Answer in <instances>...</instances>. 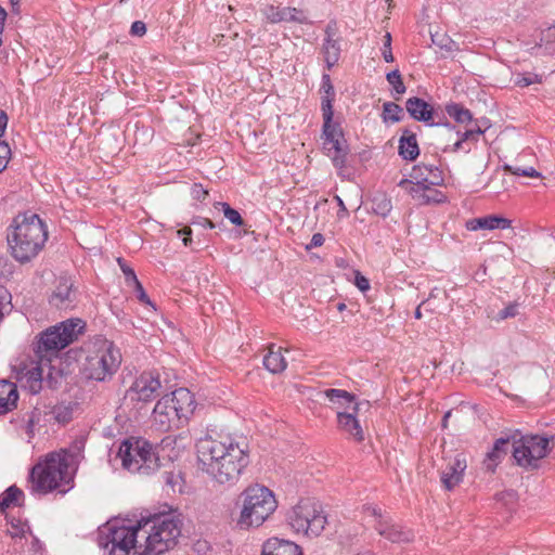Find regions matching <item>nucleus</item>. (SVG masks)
<instances>
[{
    "instance_id": "obj_27",
    "label": "nucleus",
    "mask_w": 555,
    "mask_h": 555,
    "mask_svg": "<svg viewBox=\"0 0 555 555\" xmlns=\"http://www.w3.org/2000/svg\"><path fill=\"white\" fill-rule=\"evenodd\" d=\"M263 365L273 374L282 373L286 369L287 363L281 352V348L274 350V346L272 345L263 358Z\"/></svg>"
},
{
    "instance_id": "obj_12",
    "label": "nucleus",
    "mask_w": 555,
    "mask_h": 555,
    "mask_svg": "<svg viewBox=\"0 0 555 555\" xmlns=\"http://www.w3.org/2000/svg\"><path fill=\"white\" fill-rule=\"evenodd\" d=\"M513 439V456L517 464L527 469L539 466L540 460L545 457L555 447V435H526L516 440Z\"/></svg>"
},
{
    "instance_id": "obj_5",
    "label": "nucleus",
    "mask_w": 555,
    "mask_h": 555,
    "mask_svg": "<svg viewBox=\"0 0 555 555\" xmlns=\"http://www.w3.org/2000/svg\"><path fill=\"white\" fill-rule=\"evenodd\" d=\"M236 504L240 507L236 526L243 530L259 528L278 508V500L273 491L259 483L244 489Z\"/></svg>"
},
{
    "instance_id": "obj_37",
    "label": "nucleus",
    "mask_w": 555,
    "mask_h": 555,
    "mask_svg": "<svg viewBox=\"0 0 555 555\" xmlns=\"http://www.w3.org/2000/svg\"><path fill=\"white\" fill-rule=\"evenodd\" d=\"M431 41L435 46L447 52H452L456 49L455 42L444 34H433Z\"/></svg>"
},
{
    "instance_id": "obj_46",
    "label": "nucleus",
    "mask_w": 555,
    "mask_h": 555,
    "mask_svg": "<svg viewBox=\"0 0 555 555\" xmlns=\"http://www.w3.org/2000/svg\"><path fill=\"white\" fill-rule=\"evenodd\" d=\"M11 158V149L4 141H0V172H2Z\"/></svg>"
},
{
    "instance_id": "obj_24",
    "label": "nucleus",
    "mask_w": 555,
    "mask_h": 555,
    "mask_svg": "<svg viewBox=\"0 0 555 555\" xmlns=\"http://www.w3.org/2000/svg\"><path fill=\"white\" fill-rule=\"evenodd\" d=\"M18 392L15 384L0 380V415L5 414L16 406Z\"/></svg>"
},
{
    "instance_id": "obj_41",
    "label": "nucleus",
    "mask_w": 555,
    "mask_h": 555,
    "mask_svg": "<svg viewBox=\"0 0 555 555\" xmlns=\"http://www.w3.org/2000/svg\"><path fill=\"white\" fill-rule=\"evenodd\" d=\"M11 299L12 297L8 289L0 285V321L5 313L11 311Z\"/></svg>"
},
{
    "instance_id": "obj_47",
    "label": "nucleus",
    "mask_w": 555,
    "mask_h": 555,
    "mask_svg": "<svg viewBox=\"0 0 555 555\" xmlns=\"http://www.w3.org/2000/svg\"><path fill=\"white\" fill-rule=\"evenodd\" d=\"M165 480L166 483L170 486L173 491H182V479L180 474L167 473Z\"/></svg>"
},
{
    "instance_id": "obj_43",
    "label": "nucleus",
    "mask_w": 555,
    "mask_h": 555,
    "mask_svg": "<svg viewBox=\"0 0 555 555\" xmlns=\"http://www.w3.org/2000/svg\"><path fill=\"white\" fill-rule=\"evenodd\" d=\"M117 261L122 273L125 274V281L127 286H131V284L137 283L138 278L133 269L130 268L121 258H118Z\"/></svg>"
},
{
    "instance_id": "obj_4",
    "label": "nucleus",
    "mask_w": 555,
    "mask_h": 555,
    "mask_svg": "<svg viewBox=\"0 0 555 555\" xmlns=\"http://www.w3.org/2000/svg\"><path fill=\"white\" fill-rule=\"evenodd\" d=\"M7 238L12 257L24 263L35 258L43 248L48 232L38 215L25 212L14 218Z\"/></svg>"
},
{
    "instance_id": "obj_56",
    "label": "nucleus",
    "mask_w": 555,
    "mask_h": 555,
    "mask_svg": "<svg viewBox=\"0 0 555 555\" xmlns=\"http://www.w3.org/2000/svg\"><path fill=\"white\" fill-rule=\"evenodd\" d=\"M5 20H7V11L2 7H0V46L3 42L2 34H3V28H4Z\"/></svg>"
},
{
    "instance_id": "obj_7",
    "label": "nucleus",
    "mask_w": 555,
    "mask_h": 555,
    "mask_svg": "<svg viewBox=\"0 0 555 555\" xmlns=\"http://www.w3.org/2000/svg\"><path fill=\"white\" fill-rule=\"evenodd\" d=\"M81 372L88 379L103 382L112 377L121 362V354L114 344L98 336L85 346Z\"/></svg>"
},
{
    "instance_id": "obj_60",
    "label": "nucleus",
    "mask_w": 555,
    "mask_h": 555,
    "mask_svg": "<svg viewBox=\"0 0 555 555\" xmlns=\"http://www.w3.org/2000/svg\"><path fill=\"white\" fill-rule=\"evenodd\" d=\"M426 301H427V300L423 301V302H422V304L416 308V310H415V312H414V317H415L416 319H421V318H422V311H421V308H422V306H424V305L426 304Z\"/></svg>"
},
{
    "instance_id": "obj_64",
    "label": "nucleus",
    "mask_w": 555,
    "mask_h": 555,
    "mask_svg": "<svg viewBox=\"0 0 555 555\" xmlns=\"http://www.w3.org/2000/svg\"><path fill=\"white\" fill-rule=\"evenodd\" d=\"M337 308H338L339 311H343V310H345L346 305L345 304H338Z\"/></svg>"
},
{
    "instance_id": "obj_35",
    "label": "nucleus",
    "mask_w": 555,
    "mask_h": 555,
    "mask_svg": "<svg viewBox=\"0 0 555 555\" xmlns=\"http://www.w3.org/2000/svg\"><path fill=\"white\" fill-rule=\"evenodd\" d=\"M541 82V76L534 73H518L514 77V83L520 88L529 87L531 85Z\"/></svg>"
},
{
    "instance_id": "obj_42",
    "label": "nucleus",
    "mask_w": 555,
    "mask_h": 555,
    "mask_svg": "<svg viewBox=\"0 0 555 555\" xmlns=\"http://www.w3.org/2000/svg\"><path fill=\"white\" fill-rule=\"evenodd\" d=\"M221 206H222V210H223V214H224V217L233 224L235 225H243L244 223V220L243 218L241 217L240 212L237 210H235L234 208H232L229 204L227 203H221Z\"/></svg>"
},
{
    "instance_id": "obj_51",
    "label": "nucleus",
    "mask_w": 555,
    "mask_h": 555,
    "mask_svg": "<svg viewBox=\"0 0 555 555\" xmlns=\"http://www.w3.org/2000/svg\"><path fill=\"white\" fill-rule=\"evenodd\" d=\"M516 314H517V305L513 304V305H508L507 307L502 309L499 312V318L501 320H504V319H507V318H513Z\"/></svg>"
},
{
    "instance_id": "obj_59",
    "label": "nucleus",
    "mask_w": 555,
    "mask_h": 555,
    "mask_svg": "<svg viewBox=\"0 0 555 555\" xmlns=\"http://www.w3.org/2000/svg\"><path fill=\"white\" fill-rule=\"evenodd\" d=\"M201 224L205 228L214 229L215 224L209 219H203Z\"/></svg>"
},
{
    "instance_id": "obj_57",
    "label": "nucleus",
    "mask_w": 555,
    "mask_h": 555,
    "mask_svg": "<svg viewBox=\"0 0 555 555\" xmlns=\"http://www.w3.org/2000/svg\"><path fill=\"white\" fill-rule=\"evenodd\" d=\"M8 125V116L5 112L0 111V137H2Z\"/></svg>"
},
{
    "instance_id": "obj_2",
    "label": "nucleus",
    "mask_w": 555,
    "mask_h": 555,
    "mask_svg": "<svg viewBox=\"0 0 555 555\" xmlns=\"http://www.w3.org/2000/svg\"><path fill=\"white\" fill-rule=\"evenodd\" d=\"M196 456L198 469L219 485L236 483L249 464L247 444L230 435L198 439Z\"/></svg>"
},
{
    "instance_id": "obj_50",
    "label": "nucleus",
    "mask_w": 555,
    "mask_h": 555,
    "mask_svg": "<svg viewBox=\"0 0 555 555\" xmlns=\"http://www.w3.org/2000/svg\"><path fill=\"white\" fill-rule=\"evenodd\" d=\"M354 284L361 292H366L367 289H370L369 280L359 272H357L356 274Z\"/></svg>"
},
{
    "instance_id": "obj_45",
    "label": "nucleus",
    "mask_w": 555,
    "mask_h": 555,
    "mask_svg": "<svg viewBox=\"0 0 555 555\" xmlns=\"http://www.w3.org/2000/svg\"><path fill=\"white\" fill-rule=\"evenodd\" d=\"M130 287L133 288L135 296L140 302L149 305L155 309L154 305L150 300L147 294L145 293V291L139 280L137 281V283L131 284Z\"/></svg>"
},
{
    "instance_id": "obj_1",
    "label": "nucleus",
    "mask_w": 555,
    "mask_h": 555,
    "mask_svg": "<svg viewBox=\"0 0 555 555\" xmlns=\"http://www.w3.org/2000/svg\"><path fill=\"white\" fill-rule=\"evenodd\" d=\"M179 517L165 514L141 518L134 525L107 522L98 534L104 555H163L175 548L181 535Z\"/></svg>"
},
{
    "instance_id": "obj_61",
    "label": "nucleus",
    "mask_w": 555,
    "mask_h": 555,
    "mask_svg": "<svg viewBox=\"0 0 555 555\" xmlns=\"http://www.w3.org/2000/svg\"><path fill=\"white\" fill-rule=\"evenodd\" d=\"M501 495H502V498L506 496L511 501L515 500V493L513 491H508V492L502 493Z\"/></svg>"
},
{
    "instance_id": "obj_22",
    "label": "nucleus",
    "mask_w": 555,
    "mask_h": 555,
    "mask_svg": "<svg viewBox=\"0 0 555 555\" xmlns=\"http://www.w3.org/2000/svg\"><path fill=\"white\" fill-rule=\"evenodd\" d=\"M405 108L410 116L418 121L433 125L434 109L430 104L421 98L413 96L406 100Z\"/></svg>"
},
{
    "instance_id": "obj_34",
    "label": "nucleus",
    "mask_w": 555,
    "mask_h": 555,
    "mask_svg": "<svg viewBox=\"0 0 555 555\" xmlns=\"http://www.w3.org/2000/svg\"><path fill=\"white\" fill-rule=\"evenodd\" d=\"M403 109L400 105L393 102H386L383 105V119L384 121L398 122L402 119Z\"/></svg>"
},
{
    "instance_id": "obj_18",
    "label": "nucleus",
    "mask_w": 555,
    "mask_h": 555,
    "mask_svg": "<svg viewBox=\"0 0 555 555\" xmlns=\"http://www.w3.org/2000/svg\"><path fill=\"white\" fill-rule=\"evenodd\" d=\"M466 468V457L462 454H457L454 460L450 462L441 472L440 481L442 487L448 491H451L457 487L463 480L464 472Z\"/></svg>"
},
{
    "instance_id": "obj_6",
    "label": "nucleus",
    "mask_w": 555,
    "mask_h": 555,
    "mask_svg": "<svg viewBox=\"0 0 555 555\" xmlns=\"http://www.w3.org/2000/svg\"><path fill=\"white\" fill-rule=\"evenodd\" d=\"M195 409L193 393L186 388H179L159 399L152 413L153 426L163 433L179 428Z\"/></svg>"
},
{
    "instance_id": "obj_15",
    "label": "nucleus",
    "mask_w": 555,
    "mask_h": 555,
    "mask_svg": "<svg viewBox=\"0 0 555 555\" xmlns=\"http://www.w3.org/2000/svg\"><path fill=\"white\" fill-rule=\"evenodd\" d=\"M162 388L159 374L156 372H143L135 378L128 390L131 400L149 402L153 400Z\"/></svg>"
},
{
    "instance_id": "obj_16",
    "label": "nucleus",
    "mask_w": 555,
    "mask_h": 555,
    "mask_svg": "<svg viewBox=\"0 0 555 555\" xmlns=\"http://www.w3.org/2000/svg\"><path fill=\"white\" fill-rule=\"evenodd\" d=\"M364 512L377 519L374 525L375 530L390 542L402 543L413 539L412 531L404 530L399 525L384 519L379 508L369 505L364 507Z\"/></svg>"
},
{
    "instance_id": "obj_53",
    "label": "nucleus",
    "mask_w": 555,
    "mask_h": 555,
    "mask_svg": "<svg viewBox=\"0 0 555 555\" xmlns=\"http://www.w3.org/2000/svg\"><path fill=\"white\" fill-rule=\"evenodd\" d=\"M324 243V236L321 233H314L310 243L307 245V249L322 246Z\"/></svg>"
},
{
    "instance_id": "obj_49",
    "label": "nucleus",
    "mask_w": 555,
    "mask_h": 555,
    "mask_svg": "<svg viewBox=\"0 0 555 555\" xmlns=\"http://www.w3.org/2000/svg\"><path fill=\"white\" fill-rule=\"evenodd\" d=\"M192 197L197 201H204L208 195V191L201 184H194L191 190Z\"/></svg>"
},
{
    "instance_id": "obj_14",
    "label": "nucleus",
    "mask_w": 555,
    "mask_h": 555,
    "mask_svg": "<svg viewBox=\"0 0 555 555\" xmlns=\"http://www.w3.org/2000/svg\"><path fill=\"white\" fill-rule=\"evenodd\" d=\"M411 180L403 179L399 185L412 195L420 191L429 190L431 185H440L443 182L442 171L435 165L424 163L415 165L411 171Z\"/></svg>"
},
{
    "instance_id": "obj_23",
    "label": "nucleus",
    "mask_w": 555,
    "mask_h": 555,
    "mask_svg": "<svg viewBox=\"0 0 555 555\" xmlns=\"http://www.w3.org/2000/svg\"><path fill=\"white\" fill-rule=\"evenodd\" d=\"M512 437L499 438L495 440L493 448L486 454L483 467L486 470L493 473L498 464L507 453V444Z\"/></svg>"
},
{
    "instance_id": "obj_11",
    "label": "nucleus",
    "mask_w": 555,
    "mask_h": 555,
    "mask_svg": "<svg viewBox=\"0 0 555 555\" xmlns=\"http://www.w3.org/2000/svg\"><path fill=\"white\" fill-rule=\"evenodd\" d=\"M287 521L297 533L319 537L327 524L322 505L313 499H301L288 513Z\"/></svg>"
},
{
    "instance_id": "obj_44",
    "label": "nucleus",
    "mask_w": 555,
    "mask_h": 555,
    "mask_svg": "<svg viewBox=\"0 0 555 555\" xmlns=\"http://www.w3.org/2000/svg\"><path fill=\"white\" fill-rule=\"evenodd\" d=\"M505 170L509 171L513 175L516 176H524V177H530V178H539L540 172H538L533 167H528L525 169L521 168H513L512 166L506 165L504 167Z\"/></svg>"
},
{
    "instance_id": "obj_33",
    "label": "nucleus",
    "mask_w": 555,
    "mask_h": 555,
    "mask_svg": "<svg viewBox=\"0 0 555 555\" xmlns=\"http://www.w3.org/2000/svg\"><path fill=\"white\" fill-rule=\"evenodd\" d=\"M262 13L270 23L286 22V7L281 8L270 4L262 10Z\"/></svg>"
},
{
    "instance_id": "obj_13",
    "label": "nucleus",
    "mask_w": 555,
    "mask_h": 555,
    "mask_svg": "<svg viewBox=\"0 0 555 555\" xmlns=\"http://www.w3.org/2000/svg\"><path fill=\"white\" fill-rule=\"evenodd\" d=\"M53 371L52 360L39 357L38 362H30L20 370L17 380L23 388L36 395L39 393L42 388L43 375L47 374V379L51 383Z\"/></svg>"
},
{
    "instance_id": "obj_39",
    "label": "nucleus",
    "mask_w": 555,
    "mask_h": 555,
    "mask_svg": "<svg viewBox=\"0 0 555 555\" xmlns=\"http://www.w3.org/2000/svg\"><path fill=\"white\" fill-rule=\"evenodd\" d=\"M387 81L392 86L397 94H403L405 92V86L402 81L401 74L398 69H395L387 74Z\"/></svg>"
},
{
    "instance_id": "obj_28",
    "label": "nucleus",
    "mask_w": 555,
    "mask_h": 555,
    "mask_svg": "<svg viewBox=\"0 0 555 555\" xmlns=\"http://www.w3.org/2000/svg\"><path fill=\"white\" fill-rule=\"evenodd\" d=\"M24 503V492L16 486L9 487L0 494V511L5 512L7 508L21 506Z\"/></svg>"
},
{
    "instance_id": "obj_19",
    "label": "nucleus",
    "mask_w": 555,
    "mask_h": 555,
    "mask_svg": "<svg viewBox=\"0 0 555 555\" xmlns=\"http://www.w3.org/2000/svg\"><path fill=\"white\" fill-rule=\"evenodd\" d=\"M350 409L351 412L337 411L338 426L341 430L352 436L357 441H362L364 439L363 430L356 417L358 404H353Z\"/></svg>"
},
{
    "instance_id": "obj_36",
    "label": "nucleus",
    "mask_w": 555,
    "mask_h": 555,
    "mask_svg": "<svg viewBox=\"0 0 555 555\" xmlns=\"http://www.w3.org/2000/svg\"><path fill=\"white\" fill-rule=\"evenodd\" d=\"M8 526L7 531L12 538H24L29 531V526L20 519H11Z\"/></svg>"
},
{
    "instance_id": "obj_38",
    "label": "nucleus",
    "mask_w": 555,
    "mask_h": 555,
    "mask_svg": "<svg viewBox=\"0 0 555 555\" xmlns=\"http://www.w3.org/2000/svg\"><path fill=\"white\" fill-rule=\"evenodd\" d=\"M373 209L380 216H387L391 210V203L385 195H376L373 198Z\"/></svg>"
},
{
    "instance_id": "obj_21",
    "label": "nucleus",
    "mask_w": 555,
    "mask_h": 555,
    "mask_svg": "<svg viewBox=\"0 0 555 555\" xmlns=\"http://www.w3.org/2000/svg\"><path fill=\"white\" fill-rule=\"evenodd\" d=\"M512 225V220L495 215H489L481 218H474L466 222V228L469 231L477 230H496L508 229Z\"/></svg>"
},
{
    "instance_id": "obj_26",
    "label": "nucleus",
    "mask_w": 555,
    "mask_h": 555,
    "mask_svg": "<svg viewBox=\"0 0 555 555\" xmlns=\"http://www.w3.org/2000/svg\"><path fill=\"white\" fill-rule=\"evenodd\" d=\"M321 393L327 398L333 404V408L338 411L343 408L349 409L353 404H357L354 402V397L347 390L331 388L322 391Z\"/></svg>"
},
{
    "instance_id": "obj_55",
    "label": "nucleus",
    "mask_w": 555,
    "mask_h": 555,
    "mask_svg": "<svg viewBox=\"0 0 555 555\" xmlns=\"http://www.w3.org/2000/svg\"><path fill=\"white\" fill-rule=\"evenodd\" d=\"M191 233H192V231L190 228H184V229H181L178 231V235H180V236L183 235V244L185 246H188L191 242V237H190Z\"/></svg>"
},
{
    "instance_id": "obj_40",
    "label": "nucleus",
    "mask_w": 555,
    "mask_h": 555,
    "mask_svg": "<svg viewBox=\"0 0 555 555\" xmlns=\"http://www.w3.org/2000/svg\"><path fill=\"white\" fill-rule=\"evenodd\" d=\"M286 22H293L298 24H309L310 21L305 11L296 8L286 7Z\"/></svg>"
},
{
    "instance_id": "obj_52",
    "label": "nucleus",
    "mask_w": 555,
    "mask_h": 555,
    "mask_svg": "<svg viewBox=\"0 0 555 555\" xmlns=\"http://www.w3.org/2000/svg\"><path fill=\"white\" fill-rule=\"evenodd\" d=\"M131 35L133 36H143L146 33V26L142 21H135L131 25L130 29Z\"/></svg>"
},
{
    "instance_id": "obj_58",
    "label": "nucleus",
    "mask_w": 555,
    "mask_h": 555,
    "mask_svg": "<svg viewBox=\"0 0 555 555\" xmlns=\"http://www.w3.org/2000/svg\"><path fill=\"white\" fill-rule=\"evenodd\" d=\"M337 201H338V205H339V208H340L339 211H338V217L340 218L343 216H347L348 211H347V208H346L344 202L339 197H337Z\"/></svg>"
},
{
    "instance_id": "obj_20",
    "label": "nucleus",
    "mask_w": 555,
    "mask_h": 555,
    "mask_svg": "<svg viewBox=\"0 0 555 555\" xmlns=\"http://www.w3.org/2000/svg\"><path fill=\"white\" fill-rule=\"evenodd\" d=\"M261 555H302V552L296 543L274 537L263 543Z\"/></svg>"
},
{
    "instance_id": "obj_8",
    "label": "nucleus",
    "mask_w": 555,
    "mask_h": 555,
    "mask_svg": "<svg viewBox=\"0 0 555 555\" xmlns=\"http://www.w3.org/2000/svg\"><path fill=\"white\" fill-rule=\"evenodd\" d=\"M322 89L324 95L322 96L321 108L323 115V149L326 155L332 159L334 166L338 169H343L346 165L348 146L341 128L338 124L333 121V101H334V88L331 83L328 75H323Z\"/></svg>"
},
{
    "instance_id": "obj_54",
    "label": "nucleus",
    "mask_w": 555,
    "mask_h": 555,
    "mask_svg": "<svg viewBox=\"0 0 555 555\" xmlns=\"http://www.w3.org/2000/svg\"><path fill=\"white\" fill-rule=\"evenodd\" d=\"M336 36H337L336 23H330L325 29V39L324 40L337 39Z\"/></svg>"
},
{
    "instance_id": "obj_62",
    "label": "nucleus",
    "mask_w": 555,
    "mask_h": 555,
    "mask_svg": "<svg viewBox=\"0 0 555 555\" xmlns=\"http://www.w3.org/2000/svg\"><path fill=\"white\" fill-rule=\"evenodd\" d=\"M450 415H451V412H450V411H448V412L444 414L443 420H442V425H443V427H447L448 418H449V416H450Z\"/></svg>"
},
{
    "instance_id": "obj_31",
    "label": "nucleus",
    "mask_w": 555,
    "mask_h": 555,
    "mask_svg": "<svg viewBox=\"0 0 555 555\" xmlns=\"http://www.w3.org/2000/svg\"><path fill=\"white\" fill-rule=\"evenodd\" d=\"M446 111L451 118L460 124H466L473 118L472 113L460 104H450Z\"/></svg>"
},
{
    "instance_id": "obj_48",
    "label": "nucleus",
    "mask_w": 555,
    "mask_h": 555,
    "mask_svg": "<svg viewBox=\"0 0 555 555\" xmlns=\"http://www.w3.org/2000/svg\"><path fill=\"white\" fill-rule=\"evenodd\" d=\"M384 39H385L384 50H383L384 60L387 63L393 62V55L391 52V35H390V33H386V35L384 36Z\"/></svg>"
},
{
    "instance_id": "obj_17",
    "label": "nucleus",
    "mask_w": 555,
    "mask_h": 555,
    "mask_svg": "<svg viewBox=\"0 0 555 555\" xmlns=\"http://www.w3.org/2000/svg\"><path fill=\"white\" fill-rule=\"evenodd\" d=\"M77 299V291L69 278L61 276L50 296V304L57 309H68Z\"/></svg>"
},
{
    "instance_id": "obj_3",
    "label": "nucleus",
    "mask_w": 555,
    "mask_h": 555,
    "mask_svg": "<svg viewBox=\"0 0 555 555\" xmlns=\"http://www.w3.org/2000/svg\"><path fill=\"white\" fill-rule=\"evenodd\" d=\"M76 455L67 450L52 452L43 462L34 465L27 482L33 494L44 495L53 491L68 492L74 485Z\"/></svg>"
},
{
    "instance_id": "obj_30",
    "label": "nucleus",
    "mask_w": 555,
    "mask_h": 555,
    "mask_svg": "<svg viewBox=\"0 0 555 555\" xmlns=\"http://www.w3.org/2000/svg\"><path fill=\"white\" fill-rule=\"evenodd\" d=\"M322 50L327 67H333L338 62L340 55L338 39L324 40Z\"/></svg>"
},
{
    "instance_id": "obj_32",
    "label": "nucleus",
    "mask_w": 555,
    "mask_h": 555,
    "mask_svg": "<svg viewBox=\"0 0 555 555\" xmlns=\"http://www.w3.org/2000/svg\"><path fill=\"white\" fill-rule=\"evenodd\" d=\"M539 48H543L546 53L555 51V26H548L540 35Z\"/></svg>"
},
{
    "instance_id": "obj_9",
    "label": "nucleus",
    "mask_w": 555,
    "mask_h": 555,
    "mask_svg": "<svg viewBox=\"0 0 555 555\" xmlns=\"http://www.w3.org/2000/svg\"><path fill=\"white\" fill-rule=\"evenodd\" d=\"M117 456L125 469L141 475H150L159 468V457L153 446L141 438L124 440L118 449Z\"/></svg>"
},
{
    "instance_id": "obj_29",
    "label": "nucleus",
    "mask_w": 555,
    "mask_h": 555,
    "mask_svg": "<svg viewBox=\"0 0 555 555\" xmlns=\"http://www.w3.org/2000/svg\"><path fill=\"white\" fill-rule=\"evenodd\" d=\"M483 131L478 127L476 129L466 130L461 134L460 138L454 142V144L448 149L446 147L444 151H451V152H459L464 151L465 153H468L470 151L469 142L476 143L478 141V138L480 134H482Z\"/></svg>"
},
{
    "instance_id": "obj_25",
    "label": "nucleus",
    "mask_w": 555,
    "mask_h": 555,
    "mask_svg": "<svg viewBox=\"0 0 555 555\" xmlns=\"http://www.w3.org/2000/svg\"><path fill=\"white\" fill-rule=\"evenodd\" d=\"M398 152L404 160L410 162L415 160L420 155V147L416 135L408 129L403 130V133L399 140Z\"/></svg>"
},
{
    "instance_id": "obj_10",
    "label": "nucleus",
    "mask_w": 555,
    "mask_h": 555,
    "mask_svg": "<svg viewBox=\"0 0 555 555\" xmlns=\"http://www.w3.org/2000/svg\"><path fill=\"white\" fill-rule=\"evenodd\" d=\"M86 323L81 319H68L41 333L37 344L38 357L51 359L69 344L75 341L82 333Z\"/></svg>"
},
{
    "instance_id": "obj_63",
    "label": "nucleus",
    "mask_w": 555,
    "mask_h": 555,
    "mask_svg": "<svg viewBox=\"0 0 555 555\" xmlns=\"http://www.w3.org/2000/svg\"><path fill=\"white\" fill-rule=\"evenodd\" d=\"M27 431L29 434L33 431V418H29V421H28Z\"/></svg>"
}]
</instances>
